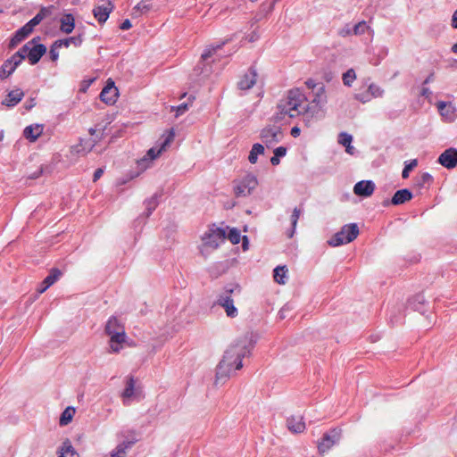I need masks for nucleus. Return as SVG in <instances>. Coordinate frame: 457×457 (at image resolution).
Here are the masks:
<instances>
[{"label":"nucleus","instance_id":"f257e3e1","mask_svg":"<svg viewBox=\"0 0 457 457\" xmlns=\"http://www.w3.org/2000/svg\"><path fill=\"white\" fill-rule=\"evenodd\" d=\"M280 114L295 118L302 115L307 127L312 126L318 119L319 108L314 103H310L302 90L290 89L287 96L278 104Z\"/></svg>","mask_w":457,"mask_h":457},{"label":"nucleus","instance_id":"f03ea898","mask_svg":"<svg viewBox=\"0 0 457 457\" xmlns=\"http://www.w3.org/2000/svg\"><path fill=\"white\" fill-rule=\"evenodd\" d=\"M248 352L245 342L237 341L229 345L217 365L214 384H224L230 378L232 371L240 370L243 367L242 359Z\"/></svg>","mask_w":457,"mask_h":457},{"label":"nucleus","instance_id":"7ed1b4c3","mask_svg":"<svg viewBox=\"0 0 457 457\" xmlns=\"http://www.w3.org/2000/svg\"><path fill=\"white\" fill-rule=\"evenodd\" d=\"M40 38L34 37L26 43L16 54L23 56V60L27 56L30 64L34 65L39 62L41 57L46 53V47L43 44H37Z\"/></svg>","mask_w":457,"mask_h":457},{"label":"nucleus","instance_id":"20e7f679","mask_svg":"<svg viewBox=\"0 0 457 457\" xmlns=\"http://www.w3.org/2000/svg\"><path fill=\"white\" fill-rule=\"evenodd\" d=\"M359 235V228L355 223L345 225L341 230L328 240L331 246H338L353 241Z\"/></svg>","mask_w":457,"mask_h":457},{"label":"nucleus","instance_id":"39448f33","mask_svg":"<svg viewBox=\"0 0 457 457\" xmlns=\"http://www.w3.org/2000/svg\"><path fill=\"white\" fill-rule=\"evenodd\" d=\"M258 181L255 176L248 174L244 177L234 187L235 195L237 197L246 196L252 194L257 187Z\"/></svg>","mask_w":457,"mask_h":457},{"label":"nucleus","instance_id":"423d86ee","mask_svg":"<svg viewBox=\"0 0 457 457\" xmlns=\"http://www.w3.org/2000/svg\"><path fill=\"white\" fill-rule=\"evenodd\" d=\"M261 138L267 147H271L282 140L283 132L278 126L267 127L262 130Z\"/></svg>","mask_w":457,"mask_h":457},{"label":"nucleus","instance_id":"0eeeda50","mask_svg":"<svg viewBox=\"0 0 457 457\" xmlns=\"http://www.w3.org/2000/svg\"><path fill=\"white\" fill-rule=\"evenodd\" d=\"M226 230L220 228L212 229L209 233L205 234L204 245L207 247L217 248L226 239Z\"/></svg>","mask_w":457,"mask_h":457},{"label":"nucleus","instance_id":"6e6552de","mask_svg":"<svg viewBox=\"0 0 457 457\" xmlns=\"http://www.w3.org/2000/svg\"><path fill=\"white\" fill-rule=\"evenodd\" d=\"M22 61L23 56L20 55V54L15 53L14 54H12L0 67V79H4L8 78L10 75H12Z\"/></svg>","mask_w":457,"mask_h":457},{"label":"nucleus","instance_id":"1a4fd4ad","mask_svg":"<svg viewBox=\"0 0 457 457\" xmlns=\"http://www.w3.org/2000/svg\"><path fill=\"white\" fill-rule=\"evenodd\" d=\"M341 430L337 428L331 429L328 433L325 434L321 442L318 445V449L320 453H324L328 451L336 443L340 440Z\"/></svg>","mask_w":457,"mask_h":457},{"label":"nucleus","instance_id":"9d476101","mask_svg":"<svg viewBox=\"0 0 457 457\" xmlns=\"http://www.w3.org/2000/svg\"><path fill=\"white\" fill-rule=\"evenodd\" d=\"M174 137H175V133H174L173 129H171L168 131L164 141L161 145V147L159 149H156L155 147L150 148L147 151L145 157L143 158L141 160V162H145V161H146V159L151 160V161L156 159L163 151L166 150V148L168 146H170V145L173 142Z\"/></svg>","mask_w":457,"mask_h":457},{"label":"nucleus","instance_id":"9b49d317","mask_svg":"<svg viewBox=\"0 0 457 457\" xmlns=\"http://www.w3.org/2000/svg\"><path fill=\"white\" fill-rule=\"evenodd\" d=\"M118 96V88L115 87L114 82L109 79L106 86L100 93V99L107 104H113L116 102Z\"/></svg>","mask_w":457,"mask_h":457},{"label":"nucleus","instance_id":"f8f14e48","mask_svg":"<svg viewBox=\"0 0 457 457\" xmlns=\"http://www.w3.org/2000/svg\"><path fill=\"white\" fill-rule=\"evenodd\" d=\"M438 162L446 169H453L457 166V149L448 148L438 157Z\"/></svg>","mask_w":457,"mask_h":457},{"label":"nucleus","instance_id":"ddd939ff","mask_svg":"<svg viewBox=\"0 0 457 457\" xmlns=\"http://www.w3.org/2000/svg\"><path fill=\"white\" fill-rule=\"evenodd\" d=\"M257 72L255 69L250 68L237 81V87L240 90H248L252 88L257 81Z\"/></svg>","mask_w":457,"mask_h":457},{"label":"nucleus","instance_id":"4468645a","mask_svg":"<svg viewBox=\"0 0 457 457\" xmlns=\"http://www.w3.org/2000/svg\"><path fill=\"white\" fill-rule=\"evenodd\" d=\"M113 9V4L110 1L97 5L93 10V14L99 23H104L107 21L110 13Z\"/></svg>","mask_w":457,"mask_h":457},{"label":"nucleus","instance_id":"2eb2a0df","mask_svg":"<svg viewBox=\"0 0 457 457\" xmlns=\"http://www.w3.org/2000/svg\"><path fill=\"white\" fill-rule=\"evenodd\" d=\"M111 335H108L110 337V352L113 353H118L123 348V344L126 341V332H111Z\"/></svg>","mask_w":457,"mask_h":457},{"label":"nucleus","instance_id":"dca6fc26","mask_svg":"<svg viewBox=\"0 0 457 457\" xmlns=\"http://www.w3.org/2000/svg\"><path fill=\"white\" fill-rule=\"evenodd\" d=\"M375 190V184L371 180H361L353 187V193L359 196L369 197Z\"/></svg>","mask_w":457,"mask_h":457},{"label":"nucleus","instance_id":"f3484780","mask_svg":"<svg viewBox=\"0 0 457 457\" xmlns=\"http://www.w3.org/2000/svg\"><path fill=\"white\" fill-rule=\"evenodd\" d=\"M287 427L292 433H303L305 428V422L302 415H292L287 420Z\"/></svg>","mask_w":457,"mask_h":457},{"label":"nucleus","instance_id":"a211bd4d","mask_svg":"<svg viewBox=\"0 0 457 457\" xmlns=\"http://www.w3.org/2000/svg\"><path fill=\"white\" fill-rule=\"evenodd\" d=\"M44 131V127L41 124H33L27 126L23 130V136L29 142H35Z\"/></svg>","mask_w":457,"mask_h":457},{"label":"nucleus","instance_id":"6ab92c4d","mask_svg":"<svg viewBox=\"0 0 457 457\" xmlns=\"http://www.w3.org/2000/svg\"><path fill=\"white\" fill-rule=\"evenodd\" d=\"M58 457H79L70 439L66 438L57 450Z\"/></svg>","mask_w":457,"mask_h":457},{"label":"nucleus","instance_id":"aec40b11","mask_svg":"<svg viewBox=\"0 0 457 457\" xmlns=\"http://www.w3.org/2000/svg\"><path fill=\"white\" fill-rule=\"evenodd\" d=\"M62 272L58 269H52L50 273L42 282V287L37 289L38 293H44L48 287L54 285L61 277Z\"/></svg>","mask_w":457,"mask_h":457},{"label":"nucleus","instance_id":"412c9836","mask_svg":"<svg viewBox=\"0 0 457 457\" xmlns=\"http://www.w3.org/2000/svg\"><path fill=\"white\" fill-rule=\"evenodd\" d=\"M33 29L26 23L21 29H19L10 41V47H14L22 40H24Z\"/></svg>","mask_w":457,"mask_h":457},{"label":"nucleus","instance_id":"4be33fe9","mask_svg":"<svg viewBox=\"0 0 457 457\" xmlns=\"http://www.w3.org/2000/svg\"><path fill=\"white\" fill-rule=\"evenodd\" d=\"M75 28V19L71 13H65L60 19V30L70 34Z\"/></svg>","mask_w":457,"mask_h":457},{"label":"nucleus","instance_id":"5701e85b","mask_svg":"<svg viewBox=\"0 0 457 457\" xmlns=\"http://www.w3.org/2000/svg\"><path fill=\"white\" fill-rule=\"evenodd\" d=\"M24 96V92L20 89H14L8 93L6 98L3 101V104L8 107H13L19 104Z\"/></svg>","mask_w":457,"mask_h":457},{"label":"nucleus","instance_id":"b1692460","mask_svg":"<svg viewBox=\"0 0 457 457\" xmlns=\"http://www.w3.org/2000/svg\"><path fill=\"white\" fill-rule=\"evenodd\" d=\"M411 198L412 194L409 189H400L395 193V195L392 197L391 203L394 205H399L404 204L407 201H410Z\"/></svg>","mask_w":457,"mask_h":457},{"label":"nucleus","instance_id":"393cba45","mask_svg":"<svg viewBox=\"0 0 457 457\" xmlns=\"http://www.w3.org/2000/svg\"><path fill=\"white\" fill-rule=\"evenodd\" d=\"M218 303L221 305L228 317H236L237 315V310L234 305L233 300L229 296L220 297L218 300Z\"/></svg>","mask_w":457,"mask_h":457},{"label":"nucleus","instance_id":"a878e982","mask_svg":"<svg viewBox=\"0 0 457 457\" xmlns=\"http://www.w3.org/2000/svg\"><path fill=\"white\" fill-rule=\"evenodd\" d=\"M111 332H125L124 326L115 317H111L105 325V333L111 335Z\"/></svg>","mask_w":457,"mask_h":457},{"label":"nucleus","instance_id":"bb28decb","mask_svg":"<svg viewBox=\"0 0 457 457\" xmlns=\"http://www.w3.org/2000/svg\"><path fill=\"white\" fill-rule=\"evenodd\" d=\"M134 443H135V441L122 442L121 444L117 445V447L115 449H113L111 452L110 456L111 457H125L127 454V450L129 448H130L134 445Z\"/></svg>","mask_w":457,"mask_h":457},{"label":"nucleus","instance_id":"cd10ccee","mask_svg":"<svg viewBox=\"0 0 457 457\" xmlns=\"http://www.w3.org/2000/svg\"><path fill=\"white\" fill-rule=\"evenodd\" d=\"M58 44H56V46H64L69 47L70 46L73 45L76 47H79L81 46L83 42V37L81 35H78L75 37H70L65 39H59L56 40Z\"/></svg>","mask_w":457,"mask_h":457},{"label":"nucleus","instance_id":"c85d7f7f","mask_svg":"<svg viewBox=\"0 0 457 457\" xmlns=\"http://www.w3.org/2000/svg\"><path fill=\"white\" fill-rule=\"evenodd\" d=\"M76 410L71 406H68L61 414L59 424L63 427L70 424L75 415Z\"/></svg>","mask_w":457,"mask_h":457},{"label":"nucleus","instance_id":"c756f323","mask_svg":"<svg viewBox=\"0 0 457 457\" xmlns=\"http://www.w3.org/2000/svg\"><path fill=\"white\" fill-rule=\"evenodd\" d=\"M264 153V147L262 145L256 143L253 145L248 160L252 164H254L257 162L258 155L262 154Z\"/></svg>","mask_w":457,"mask_h":457},{"label":"nucleus","instance_id":"7c9ffc66","mask_svg":"<svg viewBox=\"0 0 457 457\" xmlns=\"http://www.w3.org/2000/svg\"><path fill=\"white\" fill-rule=\"evenodd\" d=\"M352 140H353V137L351 135L345 133V132H342L339 134V139H338L339 144L345 146L346 152L350 154H353V148L351 145Z\"/></svg>","mask_w":457,"mask_h":457},{"label":"nucleus","instance_id":"2f4dec72","mask_svg":"<svg viewBox=\"0 0 457 457\" xmlns=\"http://www.w3.org/2000/svg\"><path fill=\"white\" fill-rule=\"evenodd\" d=\"M432 181H433V177L429 173L424 172L420 177H418L416 179L414 185L416 187L420 189L426 186H429Z\"/></svg>","mask_w":457,"mask_h":457},{"label":"nucleus","instance_id":"473e14b6","mask_svg":"<svg viewBox=\"0 0 457 457\" xmlns=\"http://www.w3.org/2000/svg\"><path fill=\"white\" fill-rule=\"evenodd\" d=\"M47 11L46 8H42L36 15L33 17L27 24L34 29V28L38 25L46 16Z\"/></svg>","mask_w":457,"mask_h":457},{"label":"nucleus","instance_id":"72a5a7b5","mask_svg":"<svg viewBox=\"0 0 457 457\" xmlns=\"http://www.w3.org/2000/svg\"><path fill=\"white\" fill-rule=\"evenodd\" d=\"M287 269L285 266H278L274 270V279L278 284L284 285L286 283Z\"/></svg>","mask_w":457,"mask_h":457},{"label":"nucleus","instance_id":"f704fd0d","mask_svg":"<svg viewBox=\"0 0 457 457\" xmlns=\"http://www.w3.org/2000/svg\"><path fill=\"white\" fill-rule=\"evenodd\" d=\"M135 380L133 377H129L126 383V387L122 393L124 398H130L134 395Z\"/></svg>","mask_w":457,"mask_h":457},{"label":"nucleus","instance_id":"c9c22d12","mask_svg":"<svg viewBox=\"0 0 457 457\" xmlns=\"http://www.w3.org/2000/svg\"><path fill=\"white\" fill-rule=\"evenodd\" d=\"M371 98L381 97L384 94V90L376 84H370L367 89Z\"/></svg>","mask_w":457,"mask_h":457},{"label":"nucleus","instance_id":"e433bc0d","mask_svg":"<svg viewBox=\"0 0 457 457\" xmlns=\"http://www.w3.org/2000/svg\"><path fill=\"white\" fill-rule=\"evenodd\" d=\"M356 79L355 71L353 69L348 70L343 74V82L345 86L350 87Z\"/></svg>","mask_w":457,"mask_h":457},{"label":"nucleus","instance_id":"4c0bfd02","mask_svg":"<svg viewBox=\"0 0 457 457\" xmlns=\"http://www.w3.org/2000/svg\"><path fill=\"white\" fill-rule=\"evenodd\" d=\"M369 29V26L366 21H362L354 25L353 29V35L359 36L362 35Z\"/></svg>","mask_w":457,"mask_h":457},{"label":"nucleus","instance_id":"58836bf2","mask_svg":"<svg viewBox=\"0 0 457 457\" xmlns=\"http://www.w3.org/2000/svg\"><path fill=\"white\" fill-rule=\"evenodd\" d=\"M228 238L233 245H237L241 239L240 232L237 228H231L228 235Z\"/></svg>","mask_w":457,"mask_h":457},{"label":"nucleus","instance_id":"ea45409f","mask_svg":"<svg viewBox=\"0 0 457 457\" xmlns=\"http://www.w3.org/2000/svg\"><path fill=\"white\" fill-rule=\"evenodd\" d=\"M418 164V162L416 159H413L412 161H411L410 163L408 164H405L403 171H402V177L403 179H407L409 177V174H410V171L414 169Z\"/></svg>","mask_w":457,"mask_h":457},{"label":"nucleus","instance_id":"a19ab883","mask_svg":"<svg viewBox=\"0 0 457 457\" xmlns=\"http://www.w3.org/2000/svg\"><path fill=\"white\" fill-rule=\"evenodd\" d=\"M56 44H58V42L54 41L53 43V45L51 46V48L49 51L50 59L53 62H56L58 60V58H59L58 49L62 47V46H56Z\"/></svg>","mask_w":457,"mask_h":457},{"label":"nucleus","instance_id":"79ce46f5","mask_svg":"<svg viewBox=\"0 0 457 457\" xmlns=\"http://www.w3.org/2000/svg\"><path fill=\"white\" fill-rule=\"evenodd\" d=\"M300 214H301V210L298 209V208H295L294 211H293V213L291 215V222H292V226H293V230L290 234V237L293 236V233H294V230L296 227V224H297V221L299 220V217H300Z\"/></svg>","mask_w":457,"mask_h":457},{"label":"nucleus","instance_id":"37998d69","mask_svg":"<svg viewBox=\"0 0 457 457\" xmlns=\"http://www.w3.org/2000/svg\"><path fill=\"white\" fill-rule=\"evenodd\" d=\"M220 47V46H208L204 51V53L202 54V58L204 60H207L208 58H210L211 56H212V54L216 52L217 49H219Z\"/></svg>","mask_w":457,"mask_h":457},{"label":"nucleus","instance_id":"c03bdc74","mask_svg":"<svg viewBox=\"0 0 457 457\" xmlns=\"http://www.w3.org/2000/svg\"><path fill=\"white\" fill-rule=\"evenodd\" d=\"M355 98H356L358 101H360V102H361V103H363V104H365V103H367V102H369V101H370V100H371V99H370V94L368 93V91H366V92H364V93H357V94L355 95Z\"/></svg>","mask_w":457,"mask_h":457},{"label":"nucleus","instance_id":"a18cd8bd","mask_svg":"<svg viewBox=\"0 0 457 457\" xmlns=\"http://www.w3.org/2000/svg\"><path fill=\"white\" fill-rule=\"evenodd\" d=\"M176 110V117L182 115L188 109V104H181L177 107H172Z\"/></svg>","mask_w":457,"mask_h":457},{"label":"nucleus","instance_id":"49530a36","mask_svg":"<svg viewBox=\"0 0 457 457\" xmlns=\"http://www.w3.org/2000/svg\"><path fill=\"white\" fill-rule=\"evenodd\" d=\"M287 154V148L284 146L277 147L274 150V154L278 156V158L285 156Z\"/></svg>","mask_w":457,"mask_h":457},{"label":"nucleus","instance_id":"de8ad7c7","mask_svg":"<svg viewBox=\"0 0 457 457\" xmlns=\"http://www.w3.org/2000/svg\"><path fill=\"white\" fill-rule=\"evenodd\" d=\"M338 34H339V36L345 37L350 36V35H352L353 33V29H351L348 26H346V27L341 29L338 31Z\"/></svg>","mask_w":457,"mask_h":457},{"label":"nucleus","instance_id":"09e8293b","mask_svg":"<svg viewBox=\"0 0 457 457\" xmlns=\"http://www.w3.org/2000/svg\"><path fill=\"white\" fill-rule=\"evenodd\" d=\"M132 27V24L129 20H125L120 26V29L122 30L129 29Z\"/></svg>","mask_w":457,"mask_h":457},{"label":"nucleus","instance_id":"8fccbe9b","mask_svg":"<svg viewBox=\"0 0 457 457\" xmlns=\"http://www.w3.org/2000/svg\"><path fill=\"white\" fill-rule=\"evenodd\" d=\"M104 173V170L102 169H97L95 170L93 180L96 182L98 180Z\"/></svg>","mask_w":457,"mask_h":457},{"label":"nucleus","instance_id":"3c124183","mask_svg":"<svg viewBox=\"0 0 457 457\" xmlns=\"http://www.w3.org/2000/svg\"><path fill=\"white\" fill-rule=\"evenodd\" d=\"M300 133H301V129H300V128H298V127H296V126H295V127H293V128L291 129V135H292L294 137H299V136H300Z\"/></svg>","mask_w":457,"mask_h":457},{"label":"nucleus","instance_id":"603ef678","mask_svg":"<svg viewBox=\"0 0 457 457\" xmlns=\"http://www.w3.org/2000/svg\"><path fill=\"white\" fill-rule=\"evenodd\" d=\"M452 27L453 29H457V10L454 11V12L452 16Z\"/></svg>","mask_w":457,"mask_h":457},{"label":"nucleus","instance_id":"864d4df0","mask_svg":"<svg viewBox=\"0 0 457 457\" xmlns=\"http://www.w3.org/2000/svg\"><path fill=\"white\" fill-rule=\"evenodd\" d=\"M279 158L275 154L270 158V162L272 165L276 166L279 164Z\"/></svg>","mask_w":457,"mask_h":457},{"label":"nucleus","instance_id":"5fc2aeb1","mask_svg":"<svg viewBox=\"0 0 457 457\" xmlns=\"http://www.w3.org/2000/svg\"><path fill=\"white\" fill-rule=\"evenodd\" d=\"M434 77H435V74L434 72H431L428 77L427 79L424 80V84H428L432 81H434Z\"/></svg>","mask_w":457,"mask_h":457},{"label":"nucleus","instance_id":"6e6d98bb","mask_svg":"<svg viewBox=\"0 0 457 457\" xmlns=\"http://www.w3.org/2000/svg\"><path fill=\"white\" fill-rule=\"evenodd\" d=\"M430 94V91L428 88L427 87H423L422 90H421V95L422 96H428Z\"/></svg>","mask_w":457,"mask_h":457},{"label":"nucleus","instance_id":"4d7b16f0","mask_svg":"<svg viewBox=\"0 0 457 457\" xmlns=\"http://www.w3.org/2000/svg\"><path fill=\"white\" fill-rule=\"evenodd\" d=\"M243 248H244V250L247 249V237H243Z\"/></svg>","mask_w":457,"mask_h":457},{"label":"nucleus","instance_id":"13d9d810","mask_svg":"<svg viewBox=\"0 0 457 457\" xmlns=\"http://www.w3.org/2000/svg\"><path fill=\"white\" fill-rule=\"evenodd\" d=\"M452 51L454 54H457V42L452 46Z\"/></svg>","mask_w":457,"mask_h":457},{"label":"nucleus","instance_id":"bf43d9fd","mask_svg":"<svg viewBox=\"0 0 457 457\" xmlns=\"http://www.w3.org/2000/svg\"><path fill=\"white\" fill-rule=\"evenodd\" d=\"M137 7L138 8H146V5L143 3H140V4H138Z\"/></svg>","mask_w":457,"mask_h":457},{"label":"nucleus","instance_id":"052dcab7","mask_svg":"<svg viewBox=\"0 0 457 457\" xmlns=\"http://www.w3.org/2000/svg\"><path fill=\"white\" fill-rule=\"evenodd\" d=\"M80 147H81V145H76V151H77L78 153H79V152H81V151H82V150L80 149Z\"/></svg>","mask_w":457,"mask_h":457},{"label":"nucleus","instance_id":"680f3d73","mask_svg":"<svg viewBox=\"0 0 457 457\" xmlns=\"http://www.w3.org/2000/svg\"><path fill=\"white\" fill-rule=\"evenodd\" d=\"M4 139V132L0 131V142Z\"/></svg>","mask_w":457,"mask_h":457},{"label":"nucleus","instance_id":"e2e57ef3","mask_svg":"<svg viewBox=\"0 0 457 457\" xmlns=\"http://www.w3.org/2000/svg\"><path fill=\"white\" fill-rule=\"evenodd\" d=\"M89 132H90L91 135H93L96 132V130L94 129H90Z\"/></svg>","mask_w":457,"mask_h":457},{"label":"nucleus","instance_id":"0e129e2a","mask_svg":"<svg viewBox=\"0 0 457 457\" xmlns=\"http://www.w3.org/2000/svg\"><path fill=\"white\" fill-rule=\"evenodd\" d=\"M92 147H93V145H90V147L88 148L87 152L91 151Z\"/></svg>","mask_w":457,"mask_h":457}]
</instances>
